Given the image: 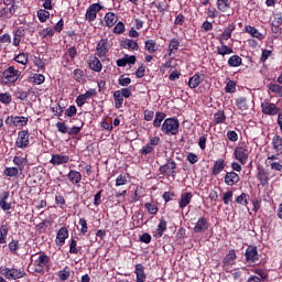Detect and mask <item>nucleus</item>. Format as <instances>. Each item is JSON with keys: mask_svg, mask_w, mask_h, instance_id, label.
<instances>
[{"mask_svg": "<svg viewBox=\"0 0 282 282\" xmlns=\"http://www.w3.org/2000/svg\"><path fill=\"white\" fill-rule=\"evenodd\" d=\"M17 10H19L17 1L3 0V2H0V21H8V19H12Z\"/></svg>", "mask_w": 282, "mask_h": 282, "instance_id": "nucleus-1", "label": "nucleus"}, {"mask_svg": "<svg viewBox=\"0 0 282 282\" xmlns=\"http://www.w3.org/2000/svg\"><path fill=\"white\" fill-rule=\"evenodd\" d=\"M21 76V70L17 69L14 66H9L1 74V83L2 85H12V83H17L19 77Z\"/></svg>", "mask_w": 282, "mask_h": 282, "instance_id": "nucleus-2", "label": "nucleus"}, {"mask_svg": "<svg viewBox=\"0 0 282 282\" xmlns=\"http://www.w3.org/2000/svg\"><path fill=\"white\" fill-rule=\"evenodd\" d=\"M161 131L165 135H177L180 133V120L175 118H167L164 120Z\"/></svg>", "mask_w": 282, "mask_h": 282, "instance_id": "nucleus-3", "label": "nucleus"}, {"mask_svg": "<svg viewBox=\"0 0 282 282\" xmlns=\"http://www.w3.org/2000/svg\"><path fill=\"white\" fill-rule=\"evenodd\" d=\"M0 274L8 281H17L18 279L26 276V273L23 270L14 268H2L0 269Z\"/></svg>", "mask_w": 282, "mask_h": 282, "instance_id": "nucleus-4", "label": "nucleus"}, {"mask_svg": "<svg viewBox=\"0 0 282 282\" xmlns=\"http://www.w3.org/2000/svg\"><path fill=\"white\" fill-rule=\"evenodd\" d=\"M17 149H28L30 147V131L21 130L18 132V138L15 140Z\"/></svg>", "mask_w": 282, "mask_h": 282, "instance_id": "nucleus-5", "label": "nucleus"}, {"mask_svg": "<svg viewBox=\"0 0 282 282\" xmlns=\"http://www.w3.org/2000/svg\"><path fill=\"white\" fill-rule=\"evenodd\" d=\"M102 9L104 7L100 3L90 4L86 10L85 20L88 21V23L96 21V18L98 17V12H100V10Z\"/></svg>", "mask_w": 282, "mask_h": 282, "instance_id": "nucleus-6", "label": "nucleus"}, {"mask_svg": "<svg viewBox=\"0 0 282 282\" xmlns=\"http://www.w3.org/2000/svg\"><path fill=\"white\" fill-rule=\"evenodd\" d=\"M47 263H50L48 256L45 253L40 254L39 259L34 261V272H36V274H44Z\"/></svg>", "mask_w": 282, "mask_h": 282, "instance_id": "nucleus-7", "label": "nucleus"}, {"mask_svg": "<svg viewBox=\"0 0 282 282\" xmlns=\"http://www.w3.org/2000/svg\"><path fill=\"white\" fill-rule=\"evenodd\" d=\"M176 170H177V163L171 160H169L166 164L161 165L159 169L161 175H167L172 177H175V173H177Z\"/></svg>", "mask_w": 282, "mask_h": 282, "instance_id": "nucleus-8", "label": "nucleus"}, {"mask_svg": "<svg viewBox=\"0 0 282 282\" xmlns=\"http://www.w3.org/2000/svg\"><path fill=\"white\" fill-rule=\"evenodd\" d=\"M247 263H257L259 261V249L257 246H249L245 251Z\"/></svg>", "mask_w": 282, "mask_h": 282, "instance_id": "nucleus-9", "label": "nucleus"}, {"mask_svg": "<svg viewBox=\"0 0 282 282\" xmlns=\"http://www.w3.org/2000/svg\"><path fill=\"white\" fill-rule=\"evenodd\" d=\"M237 262V252L235 249L229 250L228 254L223 259L224 270H230Z\"/></svg>", "mask_w": 282, "mask_h": 282, "instance_id": "nucleus-10", "label": "nucleus"}, {"mask_svg": "<svg viewBox=\"0 0 282 282\" xmlns=\"http://www.w3.org/2000/svg\"><path fill=\"white\" fill-rule=\"evenodd\" d=\"M234 155L236 160L240 162V164H248L249 152L248 149H246V147H237L235 149Z\"/></svg>", "mask_w": 282, "mask_h": 282, "instance_id": "nucleus-11", "label": "nucleus"}, {"mask_svg": "<svg viewBox=\"0 0 282 282\" xmlns=\"http://www.w3.org/2000/svg\"><path fill=\"white\" fill-rule=\"evenodd\" d=\"M96 52L99 58L107 56V53L109 52V39H101L97 44Z\"/></svg>", "mask_w": 282, "mask_h": 282, "instance_id": "nucleus-12", "label": "nucleus"}, {"mask_svg": "<svg viewBox=\"0 0 282 282\" xmlns=\"http://www.w3.org/2000/svg\"><path fill=\"white\" fill-rule=\"evenodd\" d=\"M261 108L262 113H265V116H276V113L281 111V109L276 107V105L268 101L262 102Z\"/></svg>", "mask_w": 282, "mask_h": 282, "instance_id": "nucleus-13", "label": "nucleus"}, {"mask_svg": "<svg viewBox=\"0 0 282 282\" xmlns=\"http://www.w3.org/2000/svg\"><path fill=\"white\" fill-rule=\"evenodd\" d=\"M236 106L238 109H240V111H248V109H252V107H254V101H249L248 98L240 97L236 99Z\"/></svg>", "mask_w": 282, "mask_h": 282, "instance_id": "nucleus-14", "label": "nucleus"}, {"mask_svg": "<svg viewBox=\"0 0 282 282\" xmlns=\"http://www.w3.org/2000/svg\"><path fill=\"white\" fill-rule=\"evenodd\" d=\"M67 237H69V230L67 229V227L59 228L55 240L56 246H58L59 248L65 246V239H67Z\"/></svg>", "mask_w": 282, "mask_h": 282, "instance_id": "nucleus-15", "label": "nucleus"}, {"mask_svg": "<svg viewBox=\"0 0 282 282\" xmlns=\"http://www.w3.org/2000/svg\"><path fill=\"white\" fill-rule=\"evenodd\" d=\"M204 74L196 73L188 80L189 89H197L202 83H204Z\"/></svg>", "mask_w": 282, "mask_h": 282, "instance_id": "nucleus-16", "label": "nucleus"}, {"mask_svg": "<svg viewBox=\"0 0 282 282\" xmlns=\"http://www.w3.org/2000/svg\"><path fill=\"white\" fill-rule=\"evenodd\" d=\"M69 162V155H61V154H53L52 159L50 160V164L53 166H61L63 164H67Z\"/></svg>", "mask_w": 282, "mask_h": 282, "instance_id": "nucleus-17", "label": "nucleus"}, {"mask_svg": "<svg viewBox=\"0 0 282 282\" xmlns=\"http://www.w3.org/2000/svg\"><path fill=\"white\" fill-rule=\"evenodd\" d=\"M239 180L241 178L236 172H227L225 175V184L227 186H235V184H239Z\"/></svg>", "mask_w": 282, "mask_h": 282, "instance_id": "nucleus-18", "label": "nucleus"}, {"mask_svg": "<svg viewBox=\"0 0 282 282\" xmlns=\"http://www.w3.org/2000/svg\"><path fill=\"white\" fill-rule=\"evenodd\" d=\"M208 230V219L206 217L198 218L196 225L194 226V232H206Z\"/></svg>", "mask_w": 282, "mask_h": 282, "instance_id": "nucleus-19", "label": "nucleus"}, {"mask_svg": "<svg viewBox=\"0 0 282 282\" xmlns=\"http://www.w3.org/2000/svg\"><path fill=\"white\" fill-rule=\"evenodd\" d=\"M8 199H10V192H2L0 194V208L4 212L12 208V203H8Z\"/></svg>", "mask_w": 282, "mask_h": 282, "instance_id": "nucleus-20", "label": "nucleus"}, {"mask_svg": "<svg viewBox=\"0 0 282 282\" xmlns=\"http://www.w3.org/2000/svg\"><path fill=\"white\" fill-rule=\"evenodd\" d=\"M236 28L237 25H235V23H231L225 29V31L219 37V43H221V45H224V41H228V39L232 36V32H235Z\"/></svg>", "mask_w": 282, "mask_h": 282, "instance_id": "nucleus-21", "label": "nucleus"}, {"mask_svg": "<svg viewBox=\"0 0 282 282\" xmlns=\"http://www.w3.org/2000/svg\"><path fill=\"white\" fill-rule=\"evenodd\" d=\"M88 65L93 72H102V63L96 56L89 57Z\"/></svg>", "mask_w": 282, "mask_h": 282, "instance_id": "nucleus-22", "label": "nucleus"}, {"mask_svg": "<svg viewBox=\"0 0 282 282\" xmlns=\"http://www.w3.org/2000/svg\"><path fill=\"white\" fill-rule=\"evenodd\" d=\"M193 200V193L186 192L181 195V199L178 202L180 208L184 209Z\"/></svg>", "mask_w": 282, "mask_h": 282, "instance_id": "nucleus-23", "label": "nucleus"}, {"mask_svg": "<svg viewBox=\"0 0 282 282\" xmlns=\"http://www.w3.org/2000/svg\"><path fill=\"white\" fill-rule=\"evenodd\" d=\"M104 21L107 25V28H113L116 23H118V15L113 12L106 13Z\"/></svg>", "mask_w": 282, "mask_h": 282, "instance_id": "nucleus-24", "label": "nucleus"}, {"mask_svg": "<svg viewBox=\"0 0 282 282\" xmlns=\"http://www.w3.org/2000/svg\"><path fill=\"white\" fill-rule=\"evenodd\" d=\"M67 177L72 184H80V181L83 180V174L80 172H77L76 170H70L67 174Z\"/></svg>", "mask_w": 282, "mask_h": 282, "instance_id": "nucleus-25", "label": "nucleus"}, {"mask_svg": "<svg viewBox=\"0 0 282 282\" xmlns=\"http://www.w3.org/2000/svg\"><path fill=\"white\" fill-rule=\"evenodd\" d=\"M224 169H226V162L223 159H218L214 163L212 174L217 176V175H219V173H221V171H224Z\"/></svg>", "mask_w": 282, "mask_h": 282, "instance_id": "nucleus-26", "label": "nucleus"}, {"mask_svg": "<svg viewBox=\"0 0 282 282\" xmlns=\"http://www.w3.org/2000/svg\"><path fill=\"white\" fill-rule=\"evenodd\" d=\"M23 36H25V30L21 28L13 32V45L15 47H19V45H21V40L23 39Z\"/></svg>", "mask_w": 282, "mask_h": 282, "instance_id": "nucleus-27", "label": "nucleus"}, {"mask_svg": "<svg viewBox=\"0 0 282 282\" xmlns=\"http://www.w3.org/2000/svg\"><path fill=\"white\" fill-rule=\"evenodd\" d=\"M134 273L137 274V282L147 281V274L144 273V265H142L141 263L135 265Z\"/></svg>", "mask_w": 282, "mask_h": 282, "instance_id": "nucleus-28", "label": "nucleus"}, {"mask_svg": "<svg viewBox=\"0 0 282 282\" xmlns=\"http://www.w3.org/2000/svg\"><path fill=\"white\" fill-rule=\"evenodd\" d=\"M144 50L149 52V54H155L160 50V46L154 40H148L145 41Z\"/></svg>", "mask_w": 282, "mask_h": 282, "instance_id": "nucleus-29", "label": "nucleus"}, {"mask_svg": "<svg viewBox=\"0 0 282 282\" xmlns=\"http://www.w3.org/2000/svg\"><path fill=\"white\" fill-rule=\"evenodd\" d=\"M121 45L124 50H134L138 51L140 48V45H138V42L135 40L127 39L121 42Z\"/></svg>", "mask_w": 282, "mask_h": 282, "instance_id": "nucleus-30", "label": "nucleus"}, {"mask_svg": "<svg viewBox=\"0 0 282 282\" xmlns=\"http://www.w3.org/2000/svg\"><path fill=\"white\" fill-rule=\"evenodd\" d=\"M272 144L278 155H282V137L279 134L274 135L272 139Z\"/></svg>", "mask_w": 282, "mask_h": 282, "instance_id": "nucleus-31", "label": "nucleus"}, {"mask_svg": "<svg viewBox=\"0 0 282 282\" xmlns=\"http://www.w3.org/2000/svg\"><path fill=\"white\" fill-rule=\"evenodd\" d=\"M245 32H247V34L252 35L253 39H259V41H263V35H262L261 32H259V30H257V28H254V26L247 25V26L245 28Z\"/></svg>", "mask_w": 282, "mask_h": 282, "instance_id": "nucleus-32", "label": "nucleus"}, {"mask_svg": "<svg viewBox=\"0 0 282 282\" xmlns=\"http://www.w3.org/2000/svg\"><path fill=\"white\" fill-rule=\"evenodd\" d=\"M180 50V40L172 39L169 44V53L167 56H171L172 54H177V51Z\"/></svg>", "mask_w": 282, "mask_h": 282, "instance_id": "nucleus-33", "label": "nucleus"}, {"mask_svg": "<svg viewBox=\"0 0 282 282\" xmlns=\"http://www.w3.org/2000/svg\"><path fill=\"white\" fill-rule=\"evenodd\" d=\"M226 122V112L218 110L214 113V124H224Z\"/></svg>", "mask_w": 282, "mask_h": 282, "instance_id": "nucleus-34", "label": "nucleus"}, {"mask_svg": "<svg viewBox=\"0 0 282 282\" xmlns=\"http://www.w3.org/2000/svg\"><path fill=\"white\" fill-rule=\"evenodd\" d=\"M113 99L116 109H122V105H124V97L118 90L113 93Z\"/></svg>", "mask_w": 282, "mask_h": 282, "instance_id": "nucleus-35", "label": "nucleus"}, {"mask_svg": "<svg viewBox=\"0 0 282 282\" xmlns=\"http://www.w3.org/2000/svg\"><path fill=\"white\" fill-rule=\"evenodd\" d=\"M243 59L239 57V55H232L228 59V66L229 67H240L242 65Z\"/></svg>", "mask_w": 282, "mask_h": 282, "instance_id": "nucleus-36", "label": "nucleus"}, {"mask_svg": "<svg viewBox=\"0 0 282 282\" xmlns=\"http://www.w3.org/2000/svg\"><path fill=\"white\" fill-rule=\"evenodd\" d=\"M165 118H166V113H164V112H156L154 121H153V127L155 129H160V127H162V122H164Z\"/></svg>", "mask_w": 282, "mask_h": 282, "instance_id": "nucleus-37", "label": "nucleus"}, {"mask_svg": "<svg viewBox=\"0 0 282 282\" xmlns=\"http://www.w3.org/2000/svg\"><path fill=\"white\" fill-rule=\"evenodd\" d=\"M258 180H260L261 186H268V182L270 181L268 172H265V170H260L258 172Z\"/></svg>", "mask_w": 282, "mask_h": 282, "instance_id": "nucleus-38", "label": "nucleus"}, {"mask_svg": "<svg viewBox=\"0 0 282 282\" xmlns=\"http://www.w3.org/2000/svg\"><path fill=\"white\" fill-rule=\"evenodd\" d=\"M25 162H28V158L26 156H14L13 158V164L15 166H18V169H20V172L23 171L24 164Z\"/></svg>", "mask_w": 282, "mask_h": 282, "instance_id": "nucleus-39", "label": "nucleus"}, {"mask_svg": "<svg viewBox=\"0 0 282 282\" xmlns=\"http://www.w3.org/2000/svg\"><path fill=\"white\" fill-rule=\"evenodd\" d=\"M19 171H21L19 167H6L3 175H6V177H17L19 175Z\"/></svg>", "mask_w": 282, "mask_h": 282, "instance_id": "nucleus-40", "label": "nucleus"}, {"mask_svg": "<svg viewBox=\"0 0 282 282\" xmlns=\"http://www.w3.org/2000/svg\"><path fill=\"white\" fill-rule=\"evenodd\" d=\"M15 63H20V65H28V61H30V54L21 53L14 57Z\"/></svg>", "mask_w": 282, "mask_h": 282, "instance_id": "nucleus-41", "label": "nucleus"}, {"mask_svg": "<svg viewBox=\"0 0 282 282\" xmlns=\"http://www.w3.org/2000/svg\"><path fill=\"white\" fill-rule=\"evenodd\" d=\"M9 230L10 229H8V225L0 226V243H7L6 239H8Z\"/></svg>", "mask_w": 282, "mask_h": 282, "instance_id": "nucleus-42", "label": "nucleus"}, {"mask_svg": "<svg viewBox=\"0 0 282 282\" xmlns=\"http://www.w3.org/2000/svg\"><path fill=\"white\" fill-rule=\"evenodd\" d=\"M232 48L226 44H223L220 47L217 48V54H219L220 56L232 54Z\"/></svg>", "mask_w": 282, "mask_h": 282, "instance_id": "nucleus-43", "label": "nucleus"}, {"mask_svg": "<svg viewBox=\"0 0 282 282\" xmlns=\"http://www.w3.org/2000/svg\"><path fill=\"white\" fill-rule=\"evenodd\" d=\"M37 19H39V21H41V23H45V21H47V19H50V11H47L45 9H40L37 11Z\"/></svg>", "mask_w": 282, "mask_h": 282, "instance_id": "nucleus-44", "label": "nucleus"}, {"mask_svg": "<svg viewBox=\"0 0 282 282\" xmlns=\"http://www.w3.org/2000/svg\"><path fill=\"white\" fill-rule=\"evenodd\" d=\"M249 199H250V195H248L247 193H242L236 198V202H237V204H240L241 206H248Z\"/></svg>", "mask_w": 282, "mask_h": 282, "instance_id": "nucleus-45", "label": "nucleus"}, {"mask_svg": "<svg viewBox=\"0 0 282 282\" xmlns=\"http://www.w3.org/2000/svg\"><path fill=\"white\" fill-rule=\"evenodd\" d=\"M156 230V237H162V235H164V232L166 231V220H164V218L160 219Z\"/></svg>", "mask_w": 282, "mask_h": 282, "instance_id": "nucleus-46", "label": "nucleus"}, {"mask_svg": "<svg viewBox=\"0 0 282 282\" xmlns=\"http://www.w3.org/2000/svg\"><path fill=\"white\" fill-rule=\"evenodd\" d=\"M0 102L2 105H10L12 102V95L10 93H0Z\"/></svg>", "mask_w": 282, "mask_h": 282, "instance_id": "nucleus-47", "label": "nucleus"}, {"mask_svg": "<svg viewBox=\"0 0 282 282\" xmlns=\"http://www.w3.org/2000/svg\"><path fill=\"white\" fill-rule=\"evenodd\" d=\"M217 8L220 12H228L230 4L228 3V0H217Z\"/></svg>", "mask_w": 282, "mask_h": 282, "instance_id": "nucleus-48", "label": "nucleus"}, {"mask_svg": "<svg viewBox=\"0 0 282 282\" xmlns=\"http://www.w3.org/2000/svg\"><path fill=\"white\" fill-rule=\"evenodd\" d=\"M28 117H14V127H25L28 124Z\"/></svg>", "mask_w": 282, "mask_h": 282, "instance_id": "nucleus-49", "label": "nucleus"}, {"mask_svg": "<svg viewBox=\"0 0 282 282\" xmlns=\"http://www.w3.org/2000/svg\"><path fill=\"white\" fill-rule=\"evenodd\" d=\"M269 89H270V91H272V94H278V96H280V98H282V86L281 85L270 84Z\"/></svg>", "mask_w": 282, "mask_h": 282, "instance_id": "nucleus-50", "label": "nucleus"}, {"mask_svg": "<svg viewBox=\"0 0 282 282\" xmlns=\"http://www.w3.org/2000/svg\"><path fill=\"white\" fill-rule=\"evenodd\" d=\"M70 274L72 273L69 272V270L67 268H65L64 270L58 271L57 276H58L59 281H67V279H69Z\"/></svg>", "mask_w": 282, "mask_h": 282, "instance_id": "nucleus-51", "label": "nucleus"}, {"mask_svg": "<svg viewBox=\"0 0 282 282\" xmlns=\"http://www.w3.org/2000/svg\"><path fill=\"white\" fill-rule=\"evenodd\" d=\"M31 80L34 83V85H43L45 83V76L43 74H35L33 77H31Z\"/></svg>", "mask_w": 282, "mask_h": 282, "instance_id": "nucleus-52", "label": "nucleus"}, {"mask_svg": "<svg viewBox=\"0 0 282 282\" xmlns=\"http://www.w3.org/2000/svg\"><path fill=\"white\" fill-rule=\"evenodd\" d=\"M78 252H80V247H77L76 239H72L69 243V253L78 254Z\"/></svg>", "mask_w": 282, "mask_h": 282, "instance_id": "nucleus-53", "label": "nucleus"}, {"mask_svg": "<svg viewBox=\"0 0 282 282\" xmlns=\"http://www.w3.org/2000/svg\"><path fill=\"white\" fill-rule=\"evenodd\" d=\"M236 89H237V84L234 80L228 82L225 87L226 94H235Z\"/></svg>", "mask_w": 282, "mask_h": 282, "instance_id": "nucleus-54", "label": "nucleus"}, {"mask_svg": "<svg viewBox=\"0 0 282 282\" xmlns=\"http://www.w3.org/2000/svg\"><path fill=\"white\" fill-rule=\"evenodd\" d=\"M118 83L120 87H129L131 85V79L129 77H124V75L119 76Z\"/></svg>", "mask_w": 282, "mask_h": 282, "instance_id": "nucleus-55", "label": "nucleus"}, {"mask_svg": "<svg viewBox=\"0 0 282 282\" xmlns=\"http://www.w3.org/2000/svg\"><path fill=\"white\" fill-rule=\"evenodd\" d=\"M128 175L127 174H120L117 178H116V186H124V184H127V180H128Z\"/></svg>", "mask_w": 282, "mask_h": 282, "instance_id": "nucleus-56", "label": "nucleus"}, {"mask_svg": "<svg viewBox=\"0 0 282 282\" xmlns=\"http://www.w3.org/2000/svg\"><path fill=\"white\" fill-rule=\"evenodd\" d=\"M268 164H269L271 171H278L279 173H281L282 164L280 162L269 161Z\"/></svg>", "mask_w": 282, "mask_h": 282, "instance_id": "nucleus-57", "label": "nucleus"}, {"mask_svg": "<svg viewBox=\"0 0 282 282\" xmlns=\"http://www.w3.org/2000/svg\"><path fill=\"white\" fill-rule=\"evenodd\" d=\"M8 246H9L10 252H12L13 254H17V250H19V240L12 239V240L9 242Z\"/></svg>", "mask_w": 282, "mask_h": 282, "instance_id": "nucleus-58", "label": "nucleus"}, {"mask_svg": "<svg viewBox=\"0 0 282 282\" xmlns=\"http://www.w3.org/2000/svg\"><path fill=\"white\" fill-rule=\"evenodd\" d=\"M223 202H224L225 206H228V204H230V202H232V191H227L223 195Z\"/></svg>", "mask_w": 282, "mask_h": 282, "instance_id": "nucleus-59", "label": "nucleus"}, {"mask_svg": "<svg viewBox=\"0 0 282 282\" xmlns=\"http://www.w3.org/2000/svg\"><path fill=\"white\" fill-rule=\"evenodd\" d=\"M145 208H147L148 213H150V215H158V205L147 203Z\"/></svg>", "mask_w": 282, "mask_h": 282, "instance_id": "nucleus-60", "label": "nucleus"}, {"mask_svg": "<svg viewBox=\"0 0 282 282\" xmlns=\"http://www.w3.org/2000/svg\"><path fill=\"white\" fill-rule=\"evenodd\" d=\"M227 138L230 142H237V140H239V134L234 130H229L227 131Z\"/></svg>", "mask_w": 282, "mask_h": 282, "instance_id": "nucleus-61", "label": "nucleus"}, {"mask_svg": "<svg viewBox=\"0 0 282 282\" xmlns=\"http://www.w3.org/2000/svg\"><path fill=\"white\" fill-rule=\"evenodd\" d=\"M124 32V23L118 22L113 28L115 34H122Z\"/></svg>", "mask_w": 282, "mask_h": 282, "instance_id": "nucleus-62", "label": "nucleus"}, {"mask_svg": "<svg viewBox=\"0 0 282 282\" xmlns=\"http://www.w3.org/2000/svg\"><path fill=\"white\" fill-rule=\"evenodd\" d=\"M15 97L19 98V100H28V91L24 90H17L15 91Z\"/></svg>", "mask_w": 282, "mask_h": 282, "instance_id": "nucleus-63", "label": "nucleus"}, {"mask_svg": "<svg viewBox=\"0 0 282 282\" xmlns=\"http://www.w3.org/2000/svg\"><path fill=\"white\" fill-rule=\"evenodd\" d=\"M273 25H276V28H279V25H282V13L281 12H278L274 14Z\"/></svg>", "mask_w": 282, "mask_h": 282, "instance_id": "nucleus-64", "label": "nucleus"}]
</instances>
